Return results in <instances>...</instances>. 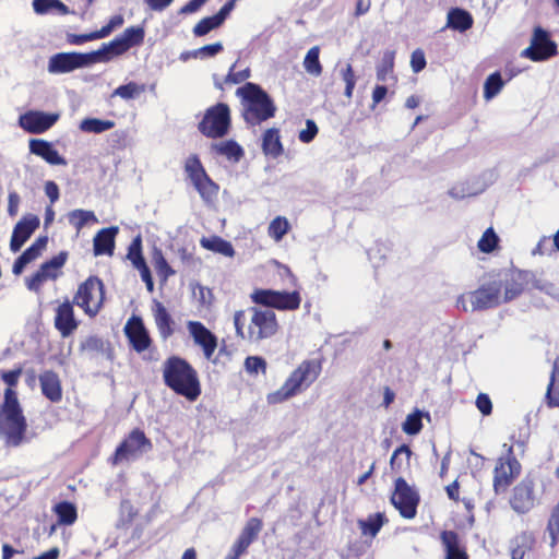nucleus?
Segmentation results:
<instances>
[{
  "instance_id": "obj_9",
  "label": "nucleus",
  "mask_w": 559,
  "mask_h": 559,
  "mask_svg": "<svg viewBox=\"0 0 559 559\" xmlns=\"http://www.w3.org/2000/svg\"><path fill=\"white\" fill-rule=\"evenodd\" d=\"M153 444L141 429H133L129 436L117 447L114 463L122 461H135L150 452Z\"/></svg>"
},
{
  "instance_id": "obj_33",
  "label": "nucleus",
  "mask_w": 559,
  "mask_h": 559,
  "mask_svg": "<svg viewBox=\"0 0 559 559\" xmlns=\"http://www.w3.org/2000/svg\"><path fill=\"white\" fill-rule=\"evenodd\" d=\"M202 248L219 253L224 257L233 258L235 249L233 245L219 236L202 237L200 239Z\"/></svg>"
},
{
  "instance_id": "obj_32",
  "label": "nucleus",
  "mask_w": 559,
  "mask_h": 559,
  "mask_svg": "<svg viewBox=\"0 0 559 559\" xmlns=\"http://www.w3.org/2000/svg\"><path fill=\"white\" fill-rule=\"evenodd\" d=\"M473 16L464 9L453 8L448 12L447 27L454 31L464 33L473 26Z\"/></svg>"
},
{
  "instance_id": "obj_42",
  "label": "nucleus",
  "mask_w": 559,
  "mask_h": 559,
  "mask_svg": "<svg viewBox=\"0 0 559 559\" xmlns=\"http://www.w3.org/2000/svg\"><path fill=\"white\" fill-rule=\"evenodd\" d=\"M69 223L80 231L87 223H97L94 212L86 210H73L68 214Z\"/></svg>"
},
{
  "instance_id": "obj_7",
  "label": "nucleus",
  "mask_w": 559,
  "mask_h": 559,
  "mask_svg": "<svg viewBox=\"0 0 559 559\" xmlns=\"http://www.w3.org/2000/svg\"><path fill=\"white\" fill-rule=\"evenodd\" d=\"M104 284L97 276H90L83 282L73 298V304L91 317H95L104 302Z\"/></svg>"
},
{
  "instance_id": "obj_23",
  "label": "nucleus",
  "mask_w": 559,
  "mask_h": 559,
  "mask_svg": "<svg viewBox=\"0 0 559 559\" xmlns=\"http://www.w3.org/2000/svg\"><path fill=\"white\" fill-rule=\"evenodd\" d=\"M78 325L79 322L75 320L73 306L69 300H66L56 310L55 328L62 337H68L78 329Z\"/></svg>"
},
{
  "instance_id": "obj_16",
  "label": "nucleus",
  "mask_w": 559,
  "mask_h": 559,
  "mask_svg": "<svg viewBox=\"0 0 559 559\" xmlns=\"http://www.w3.org/2000/svg\"><path fill=\"white\" fill-rule=\"evenodd\" d=\"M320 365L314 361H304L282 385L290 396H294L302 384H311L319 376Z\"/></svg>"
},
{
  "instance_id": "obj_34",
  "label": "nucleus",
  "mask_w": 559,
  "mask_h": 559,
  "mask_svg": "<svg viewBox=\"0 0 559 559\" xmlns=\"http://www.w3.org/2000/svg\"><path fill=\"white\" fill-rule=\"evenodd\" d=\"M262 150L265 155L274 158L283 153L280 131L276 128L267 129L262 136Z\"/></svg>"
},
{
  "instance_id": "obj_12",
  "label": "nucleus",
  "mask_w": 559,
  "mask_h": 559,
  "mask_svg": "<svg viewBox=\"0 0 559 559\" xmlns=\"http://www.w3.org/2000/svg\"><path fill=\"white\" fill-rule=\"evenodd\" d=\"M391 502L403 518L413 519L417 512L419 495L403 477H399L395 480Z\"/></svg>"
},
{
  "instance_id": "obj_47",
  "label": "nucleus",
  "mask_w": 559,
  "mask_h": 559,
  "mask_svg": "<svg viewBox=\"0 0 559 559\" xmlns=\"http://www.w3.org/2000/svg\"><path fill=\"white\" fill-rule=\"evenodd\" d=\"M145 85H139L135 82H129L127 84L118 86L112 92V97L119 96L126 100L133 99L139 96L142 92H144Z\"/></svg>"
},
{
  "instance_id": "obj_20",
  "label": "nucleus",
  "mask_w": 559,
  "mask_h": 559,
  "mask_svg": "<svg viewBox=\"0 0 559 559\" xmlns=\"http://www.w3.org/2000/svg\"><path fill=\"white\" fill-rule=\"evenodd\" d=\"M187 329L193 342L202 348L205 358L211 359L217 347L216 335L199 321H188Z\"/></svg>"
},
{
  "instance_id": "obj_27",
  "label": "nucleus",
  "mask_w": 559,
  "mask_h": 559,
  "mask_svg": "<svg viewBox=\"0 0 559 559\" xmlns=\"http://www.w3.org/2000/svg\"><path fill=\"white\" fill-rule=\"evenodd\" d=\"M119 231L117 226H110L107 228L100 229L94 237L93 240V250L94 254L103 255L108 254L111 255L115 249V238Z\"/></svg>"
},
{
  "instance_id": "obj_30",
  "label": "nucleus",
  "mask_w": 559,
  "mask_h": 559,
  "mask_svg": "<svg viewBox=\"0 0 559 559\" xmlns=\"http://www.w3.org/2000/svg\"><path fill=\"white\" fill-rule=\"evenodd\" d=\"M153 314L162 338L167 340L174 333V320L165 306L157 300L153 301Z\"/></svg>"
},
{
  "instance_id": "obj_54",
  "label": "nucleus",
  "mask_w": 559,
  "mask_h": 559,
  "mask_svg": "<svg viewBox=\"0 0 559 559\" xmlns=\"http://www.w3.org/2000/svg\"><path fill=\"white\" fill-rule=\"evenodd\" d=\"M499 238L495 230L490 227L486 229V231L483 234L481 238L478 241V249L481 252L490 253L492 252L497 245H498Z\"/></svg>"
},
{
  "instance_id": "obj_51",
  "label": "nucleus",
  "mask_w": 559,
  "mask_h": 559,
  "mask_svg": "<svg viewBox=\"0 0 559 559\" xmlns=\"http://www.w3.org/2000/svg\"><path fill=\"white\" fill-rule=\"evenodd\" d=\"M288 221L285 217L277 216L269 225V236L275 241H280L288 233Z\"/></svg>"
},
{
  "instance_id": "obj_43",
  "label": "nucleus",
  "mask_w": 559,
  "mask_h": 559,
  "mask_svg": "<svg viewBox=\"0 0 559 559\" xmlns=\"http://www.w3.org/2000/svg\"><path fill=\"white\" fill-rule=\"evenodd\" d=\"M504 82L501 78L500 72L491 73L484 83V97L489 100L497 96L502 90Z\"/></svg>"
},
{
  "instance_id": "obj_22",
  "label": "nucleus",
  "mask_w": 559,
  "mask_h": 559,
  "mask_svg": "<svg viewBox=\"0 0 559 559\" xmlns=\"http://www.w3.org/2000/svg\"><path fill=\"white\" fill-rule=\"evenodd\" d=\"M235 1L236 0L227 1L215 15L203 17L198 24H195L193 27L194 36H205L211 31L219 27L233 11Z\"/></svg>"
},
{
  "instance_id": "obj_48",
  "label": "nucleus",
  "mask_w": 559,
  "mask_h": 559,
  "mask_svg": "<svg viewBox=\"0 0 559 559\" xmlns=\"http://www.w3.org/2000/svg\"><path fill=\"white\" fill-rule=\"evenodd\" d=\"M557 362L554 364L552 371L550 374V381L546 392V400L549 407L559 406V384H556V377L558 374Z\"/></svg>"
},
{
  "instance_id": "obj_17",
  "label": "nucleus",
  "mask_w": 559,
  "mask_h": 559,
  "mask_svg": "<svg viewBox=\"0 0 559 559\" xmlns=\"http://www.w3.org/2000/svg\"><path fill=\"white\" fill-rule=\"evenodd\" d=\"M320 365L314 361H304L282 385L290 396H294L302 384H311L319 376Z\"/></svg>"
},
{
  "instance_id": "obj_61",
  "label": "nucleus",
  "mask_w": 559,
  "mask_h": 559,
  "mask_svg": "<svg viewBox=\"0 0 559 559\" xmlns=\"http://www.w3.org/2000/svg\"><path fill=\"white\" fill-rule=\"evenodd\" d=\"M102 36L98 31L87 33V34H70L68 35V43L71 45H82L86 41L100 39Z\"/></svg>"
},
{
  "instance_id": "obj_10",
  "label": "nucleus",
  "mask_w": 559,
  "mask_h": 559,
  "mask_svg": "<svg viewBox=\"0 0 559 559\" xmlns=\"http://www.w3.org/2000/svg\"><path fill=\"white\" fill-rule=\"evenodd\" d=\"M94 63L91 52H58L48 60L47 70L51 74H64Z\"/></svg>"
},
{
  "instance_id": "obj_56",
  "label": "nucleus",
  "mask_w": 559,
  "mask_h": 559,
  "mask_svg": "<svg viewBox=\"0 0 559 559\" xmlns=\"http://www.w3.org/2000/svg\"><path fill=\"white\" fill-rule=\"evenodd\" d=\"M481 190L472 189L467 182L459 183L449 190V194L454 199H464L466 197L476 195Z\"/></svg>"
},
{
  "instance_id": "obj_59",
  "label": "nucleus",
  "mask_w": 559,
  "mask_h": 559,
  "mask_svg": "<svg viewBox=\"0 0 559 559\" xmlns=\"http://www.w3.org/2000/svg\"><path fill=\"white\" fill-rule=\"evenodd\" d=\"M235 67H236V63H234L230 67L229 72L225 78V83L239 84L250 78V75H251L250 69L247 68L245 70L235 72Z\"/></svg>"
},
{
  "instance_id": "obj_49",
  "label": "nucleus",
  "mask_w": 559,
  "mask_h": 559,
  "mask_svg": "<svg viewBox=\"0 0 559 559\" xmlns=\"http://www.w3.org/2000/svg\"><path fill=\"white\" fill-rule=\"evenodd\" d=\"M383 525V515L377 513L369 516L367 520H360L359 526L364 535L376 536Z\"/></svg>"
},
{
  "instance_id": "obj_60",
  "label": "nucleus",
  "mask_w": 559,
  "mask_h": 559,
  "mask_svg": "<svg viewBox=\"0 0 559 559\" xmlns=\"http://www.w3.org/2000/svg\"><path fill=\"white\" fill-rule=\"evenodd\" d=\"M318 131H319V129H318L316 122L311 119H307L306 120V129H304L299 132L298 139L302 143H310L318 134Z\"/></svg>"
},
{
  "instance_id": "obj_35",
  "label": "nucleus",
  "mask_w": 559,
  "mask_h": 559,
  "mask_svg": "<svg viewBox=\"0 0 559 559\" xmlns=\"http://www.w3.org/2000/svg\"><path fill=\"white\" fill-rule=\"evenodd\" d=\"M211 150L217 155L225 156L233 162H239L243 156L242 147L234 140L213 143Z\"/></svg>"
},
{
  "instance_id": "obj_26",
  "label": "nucleus",
  "mask_w": 559,
  "mask_h": 559,
  "mask_svg": "<svg viewBox=\"0 0 559 559\" xmlns=\"http://www.w3.org/2000/svg\"><path fill=\"white\" fill-rule=\"evenodd\" d=\"M39 384L43 395L52 403L62 399V388L59 376L52 370H46L39 374Z\"/></svg>"
},
{
  "instance_id": "obj_39",
  "label": "nucleus",
  "mask_w": 559,
  "mask_h": 559,
  "mask_svg": "<svg viewBox=\"0 0 559 559\" xmlns=\"http://www.w3.org/2000/svg\"><path fill=\"white\" fill-rule=\"evenodd\" d=\"M115 127L112 120H103L99 118H85L80 123V130L87 133L99 134Z\"/></svg>"
},
{
  "instance_id": "obj_50",
  "label": "nucleus",
  "mask_w": 559,
  "mask_h": 559,
  "mask_svg": "<svg viewBox=\"0 0 559 559\" xmlns=\"http://www.w3.org/2000/svg\"><path fill=\"white\" fill-rule=\"evenodd\" d=\"M120 36L130 49L131 47L140 46L143 43L145 31L142 26H131L126 28Z\"/></svg>"
},
{
  "instance_id": "obj_1",
  "label": "nucleus",
  "mask_w": 559,
  "mask_h": 559,
  "mask_svg": "<svg viewBox=\"0 0 559 559\" xmlns=\"http://www.w3.org/2000/svg\"><path fill=\"white\" fill-rule=\"evenodd\" d=\"M254 304L265 306L266 309L251 308L252 317L248 326L247 340L258 343L273 336L278 328L276 316L271 308L280 310H296L301 298L298 292H277L272 289H257L251 295Z\"/></svg>"
},
{
  "instance_id": "obj_63",
  "label": "nucleus",
  "mask_w": 559,
  "mask_h": 559,
  "mask_svg": "<svg viewBox=\"0 0 559 559\" xmlns=\"http://www.w3.org/2000/svg\"><path fill=\"white\" fill-rule=\"evenodd\" d=\"M476 406L478 411L484 415L488 416L492 412V403L488 394L479 393L476 397Z\"/></svg>"
},
{
  "instance_id": "obj_37",
  "label": "nucleus",
  "mask_w": 559,
  "mask_h": 559,
  "mask_svg": "<svg viewBox=\"0 0 559 559\" xmlns=\"http://www.w3.org/2000/svg\"><path fill=\"white\" fill-rule=\"evenodd\" d=\"M53 512L57 515L58 523L61 525H72L78 519L76 507L69 501H61L55 504Z\"/></svg>"
},
{
  "instance_id": "obj_19",
  "label": "nucleus",
  "mask_w": 559,
  "mask_h": 559,
  "mask_svg": "<svg viewBox=\"0 0 559 559\" xmlns=\"http://www.w3.org/2000/svg\"><path fill=\"white\" fill-rule=\"evenodd\" d=\"M521 465L514 456L499 459L493 471V489L496 493L507 490L512 480L520 474Z\"/></svg>"
},
{
  "instance_id": "obj_2",
  "label": "nucleus",
  "mask_w": 559,
  "mask_h": 559,
  "mask_svg": "<svg viewBox=\"0 0 559 559\" xmlns=\"http://www.w3.org/2000/svg\"><path fill=\"white\" fill-rule=\"evenodd\" d=\"M22 369L17 368L2 373V381L9 386L17 383ZM27 421L19 403L17 394L11 388L4 392L2 402V437L7 448H19L28 441Z\"/></svg>"
},
{
  "instance_id": "obj_15",
  "label": "nucleus",
  "mask_w": 559,
  "mask_h": 559,
  "mask_svg": "<svg viewBox=\"0 0 559 559\" xmlns=\"http://www.w3.org/2000/svg\"><path fill=\"white\" fill-rule=\"evenodd\" d=\"M58 119V114L29 110L19 117V124L28 133L40 134L49 130Z\"/></svg>"
},
{
  "instance_id": "obj_29",
  "label": "nucleus",
  "mask_w": 559,
  "mask_h": 559,
  "mask_svg": "<svg viewBox=\"0 0 559 559\" xmlns=\"http://www.w3.org/2000/svg\"><path fill=\"white\" fill-rule=\"evenodd\" d=\"M129 50L128 45L121 36L116 37L107 44H103L97 50L91 51L94 63L108 62L114 56L122 55Z\"/></svg>"
},
{
  "instance_id": "obj_3",
  "label": "nucleus",
  "mask_w": 559,
  "mask_h": 559,
  "mask_svg": "<svg viewBox=\"0 0 559 559\" xmlns=\"http://www.w3.org/2000/svg\"><path fill=\"white\" fill-rule=\"evenodd\" d=\"M236 96L240 99L242 118L251 127L267 121L276 114L273 98L257 83L246 82L236 90Z\"/></svg>"
},
{
  "instance_id": "obj_64",
  "label": "nucleus",
  "mask_w": 559,
  "mask_h": 559,
  "mask_svg": "<svg viewBox=\"0 0 559 559\" xmlns=\"http://www.w3.org/2000/svg\"><path fill=\"white\" fill-rule=\"evenodd\" d=\"M411 67L415 73L423 71L426 67L425 53L420 49L413 51L411 56Z\"/></svg>"
},
{
  "instance_id": "obj_41",
  "label": "nucleus",
  "mask_w": 559,
  "mask_h": 559,
  "mask_svg": "<svg viewBox=\"0 0 559 559\" xmlns=\"http://www.w3.org/2000/svg\"><path fill=\"white\" fill-rule=\"evenodd\" d=\"M68 253L66 251H61L59 254L52 257L50 260L44 262L39 271L46 275V278L55 280L57 277V270L62 267L67 261Z\"/></svg>"
},
{
  "instance_id": "obj_55",
  "label": "nucleus",
  "mask_w": 559,
  "mask_h": 559,
  "mask_svg": "<svg viewBox=\"0 0 559 559\" xmlns=\"http://www.w3.org/2000/svg\"><path fill=\"white\" fill-rule=\"evenodd\" d=\"M342 74V79L343 81L345 82V91H344V95L347 97V98H352L353 96V91L355 88V84H356V76H355V73H354V70H353V67L348 63L346 66V68H344L341 72Z\"/></svg>"
},
{
  "instance_id": "obj_21",
  "label": "nucleus",
  "mask_w": 559,
  "mask_h": 559,
  "mask_svg": "<svg viewBox=\"0 0 559 559\" xmlns=\"http://www.w3.org/2000/svg\"><path fill=\"white\" fill-rule=\"evenodd\" d=\"M39 223L38 216L33 214H27L17 222L10 241V248L13 252H17L23 247L32 234L38 228Z\"/></svg>"
},
{
  "instance_id": "obj_40",
  "label": "nucleus",
  "mask_w": 559,
  "mask_h": 559,
  "mask_svg": "<svg viewBox=\"0 0 559 559\" xmlns=\"http://www.w3.org/2000/svg\"><path fill=\"white\" fill-rule=\"evenodd\" d=\"M80 349L88 354L90 358H94L97 354H108V348L103 338L92 335L86 337L80 346Z\"/></svg>"
},
{
  "instance_id": "obj_44",
  "label": "nucleus",
  "mask_w": 559,
  "mask_h": 559,
  "mask_svg": "<svg viewBox=\"0 0 559 559\" xmlns=\"http://www.w3.org/2000/svg\"><path fill=\"white\" fill-rule=\"evenodd\" d=\"M320 48L314 46L310 48L304 59L305 70L314 76H319L322 73V66L319 60Z\"/></svg>"
},
{
  "instance_id": "obj_31",
  "label": "nucleus",
  "mask_w": 559,
  "mask_h": 559,
  "mask_svg": "<svg viewBox=\"0 0 559 559\" xmlns=\"http://www.w3.org/2000/svg\"><path fill=\"white\" fill-rule=\"evenodd\" d=\"M445 550L444 559H467L466 552L461 548L459 535L454 531H443L440 535Z\"/></svg>"
},
{
  "instance_id": "obj_53",
  "label": "nucleus",
  "mask_w": 559,
  "mask_h": 559,
  "mask_svg": "<svg viewBox=\"0 0 559 559\" xmlns=\"http://www.w3.org/2000/svg\"><path fill=\"white\" fill-rule=\"evenodd\" d=\"M403 454L405 455L406 462H408L411 459V455H412V450L407 444L400 445L393 452L391 460H390V466L393 472H396V473L401 472V469L403 467V460H402L401 455H403Z\"/></svg>"
},
{
  "instance_id": "obj_38",
  "label": "nucleus",
  "mask_w": 559,
  "mask_h": 559,
  "mask_svg": "<svg viewBox=\"0 0 559 559\" xmlns=\"http://www.w3.org/2000/svg\"><path fill=\"white\" fill-rule=\"evenodd\" d=\"M424 417L430 420V414L424 413L419 409H416L412 414L407 415L405 421L402 424L403 431L409 436L418 435L423 429L421 421Z\"/></svg>"
},
{
  "instance_id": "obj_11",
  "label": "nucleus",
  "mask_w": 559,
  "mask_h": 559,
  "mask_svg": "<svg viewBox=\"0 0 559 559\" xmlns=\"http://www.w3.org/2000/svg\"><path fill=\"white\" fill-rule=\"evenodd\" d=\"M557 55V44L550 38L549 33L540 26L533 31L531 45L521 52V57L532 61H545Z\"/></svg>"
},
{
  "instance_id": "obj_28",
  "label": "nucleus",
  "mask_w": 559,
  "mask_h": 559,
  "mask_svg": "<svg viewBox=\"0 0 559 559\" xmlns=\"http://www.w3.org/2000/svg\"><path fill=\"white\" fill-rule=\"evenodd\" d=\"M262 526L263 524L260 519H249L233 547L245 554L248 547L258 538Z\"/></svg>"
},
{
  "instance_id": "obj_46",
  "label": "nucleus",
  "mask_w": 559,
  "mask_h": 559,
  "mask_svg": "<svg viewBox=\"0 0 559 559\" xmlns=\"http://www.w3.org/2000/svg\"><path fill=\"white\" fill-rule=\"evenodd\" d=\"M394 68V52L385 51L381 59V62L377 67V80L381 82H385L393 73Z\"/></svg>"
},
{
  "instance_id": "obj_4",
  "label": "nucleus",
  "mask_w": 559,
  "mask_h": 559,
  "mask_svg": "<svg viewBox=\"0 0 559 559\" xmlns=\"http://www.w3.org/2000/svg\"><path fill=\"white\" fill-rule=\"evenodd\" d=\"M165 384L188 401H195L201 394V385L194 368L183 358L171 356L163 365Z\"/></svg>"
},
{
  "instance_id": "obj_18",
  "label": "nucleus",
  "mask_w": 559,
  "mask_h": 559,
  "mask_svg": "<svg viewBox=\"0 0 559 559\" xmlns=\"http://www.w3.org/2000/svg\"><path fill=\"white\" fill-rule=\"evenodd\" d=\"M320 365L314 361H304L282 385L290 396H294L302 384H311L319 376Z\"/></svg>"
},
{
  "instance_id": "obj_8",
  "label": "nucleus",
  "mask_w": 559,
  "mask_h": 559,
  "mask_svg": "<svg viewBox=\"0 0 559 559\" xmlns=\"http://www.w3.org/2000/svg\"><path fill=\"white\" fill-rule=\"evenodd\" d=\"M185 171L205 202H210L216 197L218 186L209 177L198 155H191L187 158Z\"/></svg>"
},
{
  "instance_id": "obj_14",
  "label": "nucleus",
  "mask_w": 559,
  "mask_h": 559,
  "mask_svg": "<svg viewBox=\"0 0 559 559\" xmlns=\"http://www.w3.org/2000/svg\"><path fill=\"white\" fill-rule=\"evenodd\" d=\"M535 484L530 477L523 478L512 490L510 497L511 508L519 514L530 512L536 502Z\"/></svg>"
},
{
  "instance_id": "obj_52",
  "label": "nucleus",
  "mask_w": 559,
  "mask_h": 559,
  "mask_svg": "<svg viewBox=\"0 0 559 559\" xmlns=\"http://www.w3.org/2000/svg\"><path fill=\"white\" fill-rule=\"evenodd\" d=\"M128 259L131 261L132 265L136 267L138 265H142L145 262V259L142 254V240L141 237H135L129 248H128Z\"/></svg>"
},
{
  "instance_id": "obj_57",
  "label": "nucleus",
  "mask_w": 559,
  "mask_h": 559,
  "mask_svg": "<svg viewBox=\"0 0 559 559\" xmlns=\"http://www.w3.org/2000/svg\"><path fill=\"white\" fill-rule=\"evenodd\" d=\"M246 370L251 374H258L259 372H265L266 362L262 357L250 356L245 361Z\"/></svg>"
},
{
  "instance_id": "obj_13",
  "label": "nucleus",
  "mask_w": 559,
  "mask_h": 559,
  "mask_svg": "<svg viewBox=\"0 0 559 559\" xmlns=\"http://www.w3.org/2000/svg\"><path fill=\"white\" fill-rule=\"evenodd\" d=\"M527 275L521 270H507L492 274L495 282H500L499 293L502 294L503 302H509L523 293Z\"/></svg>"
},
{
  "instance_id": "obj_45",
  "label": "nucleus",
  "mask_w": 559,
  "mask_h": 559,
  "mask_svg": "<svg viewBox=\"0 0 559 559\" xmlns=\"http://www.w3.org/2000/svg\"><path fill=\"white\" fill-rule=\"evenodd\" d=\"M152 260L158 276L164 281L175 274V271L169 266L160 249L154 248Z\"/></svg>"
},
{
  "instance_id": "obj_58",
  "label": "nucleus",
  "mask_w": 559,
  "mask_h": 559,
  "mask_svg": "<svg viewBox=\"0 0 559 559\" xmlns=\"http://www.w3.org/2000/svg\"><path fill=\"white\" fill-rule=\"evenodd\" d=\"M222 50H223L222 43H214V44L205 45L199 49H195L194 51H192V55L194 58L204 59V58H209V57H214L217 53H219Z\"/></svg>"
},
{
  "instance_id": "obj_24",
  "label": "nucleus",
  "mask_w": 559,
  "mask_h": 559,
  "mask_svg": "<svg viewBox=\"0 0 559 559\" xmlns=\"http://www.w3.org/2000/svg\"><path fill=\"white\" fill-rule=\"evenodd\" d=\"M134 322H128L124 328L126 335L138 353L144 352L151 345V337L140 318H133Z\"/></svg>"
},
{
  "instance_id": "obj_5",
  "label": "nucleus",
  "mask_w": 559,
  "mask_h": 559,
  "mask_svg": "<svg viewBox=\"0 0 559 559\" xmlns=\"http://www.w3.org/2000/svg\"><path fill=\"white\" fill-rule=\"evenodd\" d=\"M499 285L500 282H495L492 275H489L477 289L461 295L456 300V307L464 311H481L500 306L503 300Z\"/></svg>"
},
{
  "instance_id": "obj_36",
  "label": "nucleus",
  "mask_w": 559,
  "mask_h": 559,
  "mask_svg": "<svg viewBox=\"0 0 559 559\" xmlns=\"http://www.w3.org/2000/svg\"><path fill=\"white\" fill-rule=\"evenodd\" d=\"M533 543L534 537L530 532H522L515 536L510 543L511 559H523Z\"/></svg>"
},
{
  "instance_id": "obj_6",
  "label": "nucleus",
  "mask_w": 559,
  "mask_h": 559,
  "mask_svg": "<svg viewBox=\"0 0 559 559\" xmlns=\"http://www.w3.org/2000/svg\"><path fill=\"white\" fill-rule=\"evenodd\" d=\"M230 109L225 103H217L207 108L199 122V131L206 138H224L230 129Z\"/></svg>"
},
{
  "instance_id": "obj_25",
  "label": "nucleus",
  "mask_w": 559,
  "mask_h": 559,
  "mask_svg": "<svg viewBox=\"0 0 559 559\" xmlns=\"http://www.w3.org/2000/svg\"><path fill=\"white\" fill-rule=\"evenodd\" d=\"M29 152L41 157L50 165H67V160L53 147L52 143L44 139H31L28 142Z\"/></svg>"
},
{
  "instance_id": "obj_62",
  "label": "nucleus",
  "mask_w": 559,
  "mask_h": 559,
  "mask_svg": "<svg viewBox=\"0 0 559 559\" xmlns=\"http://www.w3.org/2000/svg\"><path fill=\"white\" fill-rule=\"evenodd\" d=\"M46 281V275L38 270L32 276L26 278V287L32 292H38Z\"/></svg>"
}]
</instances>
